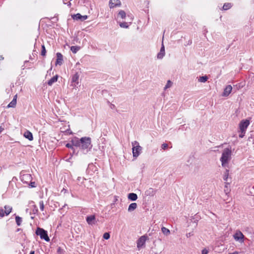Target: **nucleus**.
I'll return each instance as SVG.
<instances>
[{
    "mask_svg": "<svg viewBox=\"0 0 254 254\" xmlns=\"http://www.w3.org/2000/svg\"><path fill=\"white\" fill-rule=\"evenodd\" d=\"M92 147L91 139L89 137H82L80 138V145L79 149L81 152L85 154L90 151Z\"/></svg>",
    "mask_w": 254,
    "mask_h": 254,
    "instance_id": "obj_1",
    "label": "nucleus"
},
{
    "mask_svg": "<svg viewBox=\"0 0 254 254\" xmlns=\"http://www.w3.org/2000/svg\"><path fill=\"white\" fill-rule=\"evenodd\" d=\"M232 150L231 147L225 148L222 153L220 161L222 166L225 167L231 159Z\"/></svg>",
    "mask_w": 254,
    "mask_h": 254,
    "instance_id": "obj_2",
    "label": "nucleus"
},
{
    "mask_svg": "<svg viewBox=\"0 0 254 254\" xmlns=\"http://www.w3.org/2000/svg\"><path fill=\"white\" fill-rule=\"evenodd\" d=\"M131 144L133 157L137 158L141 153L142 148L137 141L132 142Z\"/></svg>",
    "mask_w": 254,
    "mask_h": 254,
    "instance_id": "obj_3",
    "label": "nucleus"
},
{
    "mask_svg": "<svg viewBox=\"0 0 254 254\" xmlns=\"http://www.w3.org/2000/svg\"><path fill=\"white\" fill-rule=\"evenodd\" d=\"M36 234L39 236L41 239H43L46 242L50 241V238L48 235V232L44 229L38 227L36 230Z\"/></svg>",
    "mask_w": 254,
    "mask_h": 254,
    "instance_id": "obj_4",
    "label": "nucleus"
},
{
    "mask_svg": "<svg viewBox=\"0 0 254 254\" xmlns=\"http://www.w3.org/2000/svg\"><path fill=\"white\" fill-rule=\"evenodd\" d=\"M148 239V237L143 235L141 236L137 241L136 244H137V248L138 250H140L142 248L144 247L145 246V242L146 240Z\"/></svg>",
    "mask_w": 254,
    "mask_h": 254,
    "instance_id": "obj_5",
    "label": "nucleus"
},
{
    "mask_svg": "<svg viewBox=\"0 0 254 254\" xmlns=\"http://www.w3.org/2000/svg\"><path fill=\"white\" fill-rule=\"evenodd\" d=\"M244 237L243 234L239 230H237L233 235L235 240L240 243L244 242Z\"/></svg>",
    "mask_w": 254,
    "mask_h": 254,
    "instance_id": "obj_6",
    "label": "nucleus"
},
{
    "mask_svg": "<svg viewBox=\"0 0 254 254\" xmlns=\"http://www.w3.org/2000/svg\"><path fill=\"white\" fill-rule=\"evenodd\" d=\"M250 121L248 120H242L239 124V128L242 132L245 133V131L250 125Z\"/></svg>",
    "mask_w": 254,
    "mask_h": 254,
    "instance_id": "obj_7",
    "label": "nucleus"
},
{
    "mask_svg": "<svg viewBox=\"0 0 254 254\" xmlns=\"http://www.w3.org/2000/svg\"><path fill=\"white\" fill-rule=\"evenodd\" d=\"M79 75L78 72H76L73 74L71 78V86L74 88H77V85L79 84Z\"/></svg>",
    "mask_w": 254,
    "mask_h": 254,
    "instance_id": "obj_8",
    "label": "nucleus"
},
{
    "mask_svg": "<svg viewBox=\"0 0 254 254\" xmlns=\"http://www.w3.org/2000/svg\"><path fill=\"white\" fill-rule=\"evenodd\" d=\"M32 177L30 174H25L21 175L20 176L21 181L24 183L26 184H29L30 182L32 181Z\"/></svg>",
    "mask_w": 254,
    "mask_h": 254,
    "instance_id": "obj_9",
    "label": "nucleus"
},
{
    "mask_svg": "<svg viewBox=\"0 0 254 254\" xmlns=\"http://www.w3.org/2000/svg\"><path fill=\"white\" fill-rule=\"evenodd\" d=\"M73 19L75 20H80L83 21L88 18L87 15H81L80 13H76L71 15Z\"/></svg>",
    "mask_w": 254,
    "mask_h": 254,
    "instance_id": "obj_10",
    "label": "nucleus"
},
{
    "mask_svg": "<svg viewBox=\"0 0 254 254\" xmlns=\"http://www.w3.org/2000/svg\"><path fill=\"white\" fill-rule=\"evenodd\" d=\"M87 223L90 225H94L96 223L95 216L94 215H91L87 216L86 218Z\"/></svg>",
    "mask_w": 254,
    "mask_h": 254,
    "instance_id": "obj_11",
    "label": "nucleus"
},
{
    "mask_svg": "<svg viewBox=\"0 0 254 254\" xmlns=\"http://www.w3.org/2000/svg\"><path fill=\"white\" fill-rule=\"evenodd\" d=\"M232 91V86L231 85H228L225 87L222 93V96L227 97L231 93Z\"/></svg>",
    "mask_w": 254,
    "mask_h": 254,
    "instance_id": "obj_12",
    "label": "nucleus"
},
{
    "mask_svg": "<svg viewBox=\"0 0 254 254\" xmlns=\"http://www.w3.org/2000/svg\"><path fill=\"white\" fill-rule=\"evenodd\" d=\"M121 4V1L119 0H110L109 7L110 8H113L115 7L119 6Z\"/></svg>",
    "mask_w": 254,
    "mask_h": 254,
    "instance_id": "obj_13",
    "label": "nucleus"
},
{
    "mask_svg": "<svg viewBox=\"0 0 254 254\" xmlns=\"http://www.w3.org/2000/svg\"><path fill=\"white\" fill-rule=\"evenodd\" d=\"M127 17L129 18L130 21H129L128 23L126 22H120L119 24L121 27L127 28L129 27V24L131 23L133 19L132 16L128 15Z\"/></svg>",
    "mask_w": 254,
    "mask_h": 254,
    "instance_id": "obj_14",
    "label": "nucleus"
},
{
    "mask_svg": "<svg viewBox=\"0 0 254 254\" xmlns=\"http://www.w3.org/2000/svg\"><path fill=\"white\" fill-rule=\"evenodd\" d=\"M165 55V47L163 43H162V46L160 52L158 53L157 57L158 59H162Z\"/></svg>",
    "mask_w": 254,
    "mask_h": 254,
    "instance_id": "obj_15",
    "label": "nucleus"
},
{
    "mask_svg": "<svg viewBox=\"0 0 254 254\" xmlns=\"http://www.w3.org/2000/svg\"><path fill=\"white\" fill-rule=\"evenodd\" d=\"M70 142L73 144L74 146L79 148L80 145V139H79L77 137H74L71 139Z\"/></svg>",
    "mask_w": 254,
    "mask_h": 254,
    "instance_id": "obj_16",
    "label": "nucleus"
},
{
    "mask_svg": "<svg viewBox=\"0 0 254 254\" xmlns=\"http://www.w3.org/2000/svg\"><path fill=\"white\" fill-rule=\"evenodd\" d=\"M57 61L56 63V64L61 65L62 64V62L63 61V56L62 54L60 53H57Z\"/></svg>",
    "mask_w": 254,
    "mask_h": 254,
    "instance_id": "obj_17",
    "label": "nucleus"
},
{
    "mask_svg": "<svg viewBox=\"0 0 254 254\" xmlns=\"http://www.w3.org/2000/svg\"><path fill=\"white\" fill-rule=\"evenodd\" d=\"M223 178L224 181H225V182H228V181L229 179L231 180V177H229V171L228 169H226V170L225 171L223 174Z\"/></svg>",
    "mask_w": 254,
    "mask_h": 254,
    "instance_id": "obj_18",
    "label": "nucleus"
},
{
    "mask_svg": "<svg viewBox=\"0 0 254 254\" xmlns=\"http://www.w3.org/2000/svg\"><path fill=\"white\" fill-rule=\"evenodd\" d=\"M24 136L30 141H31L33 139L32 133L29 130H26L24 132Z\"/></svg>",
    "mask_w": 254,
    "mask_h": 254,
    "instance_id": "obj_19",
    "label": "nucleus"
},
{
    "mask_svg": "<svg viewBox=\"0 0 254 254\" xmlns=\"http://www.w3.org/2000/svg\"><path fill=\"white\" fill-rule=\"evenodd\" d=\"M127 198L129 200L131 201H135L137 199V195L134 193H129L128 194Z\"/></svg>",
    "mask_w": 254,
    "mask_h": 254,
    "instance_id": "obj_20",
    "label": "nucleus"
},
{
    "mask_svg": "<svg viewBox=\"0 0 254 254\" xmlns=\"http://www.w3.org/2000/svg\"><path fill=\"white\" fill-rule=\"evenodd\" d=\"M58 78V75H56L51 78L48 81V84L50 86H51L54 83L57 81Z\"/></svg>",
    "mask_w": 254,
    "mask_h": 254,
    "instance_id": "obj_21",
    "label": "nucleus"
},
{
    "mask_svg": "<svg viewBox=\"0 0 254 254\" xmlns=\"http://www.w3.org/2000/svg\"><path fill=\"white\" fill-rule=\"evenodd\" d=\"M4 212L5 214V216H7L9 214V213L11 212L12 207L9 205H5L4 206Z\"/></svg>",
    "mask_w": 254,
    "mask_h": 254,
    "instance_id": "obj_22",
    "label": "nucleus"
},
{
    "mask_svg": "<svg viewBox=\"0 0 254 254\" xmlns=\"http://www.w3.org/2000/svg\"><path fill=\"white\" fill-rule=\"evenodd\" d=\"M137 204L135 202L131 203L128 207V211L132 212L134 211L137 208Z\"/></svg>",
    "mask_w": 254,
    "mask_h": 254,
    "instance_id": "obj_23",
    "label": "nucleus"
},
{
    "mask_svg": "<svg viewBox=\"0 0 254 254\" xmlns=\"http://www.w3.org/2000/svg\"><path fill=\"white\" fill-rule=\"evenodd\" d=\"M126 13L123 10H120L118 14V17H120L121 19H125L126 18Z\"/></svg>",
    "mask_w": 254,
    "mask_h": 254,
    "instance_id": "obj_24",
    "label": "nucleus"
},
{
    "mask_svg": "<svg viewBox=\"0 0 254 254\" xmlns=\"http://www.w3.org/2000/svg\"><path fill=\"white\" fill-rule=\"evenodd\" d=\"M161 231L166 236H168L170 234V230L165 227H162L161 228Z\"/></svg>",
    "mask_w": 254,
    "mask_h": 254,
    "instance_id": "obj_25",
    "label": "nucleus"
},
{
    "mask_svg": "<svg viewBox=\"0 0 254 254\" xmlns=\"http://www.w3.org/2000/svg\"><path fill=\"white\" fill-rule=\"evenodd\" d=\"M16 104V101H15V99H13L8 104L7 108H14L15 107Z\"/></svg>",
    "mask_w": 254,
    "mask_h": 254,
    "instance_id": "obj_26",
    "label": "nucleus"
},
{
    "mask_svg": "<svg viewBox=\"0 0 254 254\" xmlns=\"http://www.w3.org/2000/svg\"><path fill=\"white\" fill-rule=\"evenodd\" d=\"M231 183L230 182H225V189H224V192L226 194H228L230 191V190L228 189V186L230 185Z\"/></svg>",
    "mask_w": 254,
    "mask_h": 254,
    "instance_id": "obj_27",
    "label": "nucleus"
},
{
    "mask_svg": "<svg viewBox=\"0 0 254 254\" xmlns=\"http://www.w3.org/2000/svg\"><path fill=\"white\" fill-rule=\"evenodd\" d=\"M79 49H80V47L78 46H71L70 47V50L74 54L76 53L79 50Z\"/></svg>",
    "mask_w": 254,
    "mask_h": 254,
    "instance_id": "obj_28",
    "label": "nucleus"
},
{
    "mask_svg": "<svg viewBox=\"0 0 254 254\" xmlns=\"http://www.w3.org/2000/svg\"><path fill=\"white\" fill-rule=\"evenodd\" d=\"M208 79V77L206 75L202 76L199 77L198 79V81L200 82L204 83Z\"/></svg>",
    "mask_w": 254,
    "mask_h": 254,
    "instance_id": "obj_29",
    "label": "nucleus"
},
{
    "mask_svg": "<svg viewBox=\"0 0 254 254\" xmlns=\"http://www.w3.org/2000/svg\"><path fill=\"white\" fill-rule=\"evenodd\" d=\"M232 7L231 3H226L223 6V9L224 10H228Z\"/></svg>",
    "mask_w": 254,
    "mask_h": 254,
    "instance_id": "obj_30",
    "label": "nucleus"
},
{
    "mask_svg": "<svg viewBox=\"0 0 254 254\" xmlns=\"http://www.w3.org/2000/svg\"><path fill=\"white\" fill-rule=\"evenodd\" d=\"M22 221V220L21 217L18 216H16L15 217V221L17 226H20L21 225Z\"/></svg>",
    "mask_w": 254,
    "mask_h": 254,
    "instance_id": "obj_31",
    "label": "nucleus"
},
{
    "mask_svg": "<svg viewBox=\"0 0 254 254\" xmlns=\"http://www.w3.org/2000/svg\"><path fill=\"white\" fill-rule=\"evenodd\" d=\"M247 193L249 194L254 195V187H249L248 189Z\"/></svg>",
    "mask_w": 254,
    "mask_h": 254,
    "instance_id": "obj_32",
    "label": "nucleus"
},
{
    "mask_svg": "<svg viewBox=\"0 0 254 254\" xmlns=\"http://www.w3.org/2000/svg\"><path fill=\"white\" fill-rule=\"evenodd\" d=\"M172 82L170 80H168L167 84H166L165 86L164 87V90H166L167 89L171 87L172 85Z\"/></svg>",
    "mask_w": 254,
    "mask_h": 254,
    "instance_id": "obj_33",
    "label": "nucleus"
},
{
    "mask_svg": "<svg viewBox=\"0 0 254 254\" xmlns=\"http://www.w3.org/2000/svg\"><path fill=\"white\" fill-rule=\"evenodd\" d=\"M41 48H42L41 55L42 56H45L46 54V50L44 45H42L41 46Z\"/></svg>",
    "mask_w": 254,
    "mask_h": 254,
    "instance_id": "obj_34",
    "label": "nucleus"
},
{
    "mask_svg": "<svg viewBox=\"0 0 254 254\" xmlns=\"http://www.w3.org/2000/svg\"><path fill=\"white\" fill-rule=\"evenodd\" d=\"M65 146L68 148L71 149L73 150V151L74 152V146L71 142L66 144Z\"/></svg>",
    "mask_w": 254,
    "mask_h": 254,
    "instance_id": "obj_35",
    "label": "nucleus"
},
{
    "mask_svg": "<svg viewBox=\"0 0 254 254\" xmlns=\"http://www.w3.org/2000/svg\"><path fill=\"white\" fill-rule=\"evenodd\" d=\"M5 215V214L4 212V210L3 208H0V217L2 218V217H4Z\"/></svg>",
    "mask_w": 254,
    "mask_h": 254,
    "instance_id": "obj_36",
    "label": "nucleus"
},
{
    "mask_svg": "<svg viewBox=\"0 0 254 254\" xmlns=\"http://www.w3.org/2000/svg\"><path fill=\"white\" fill-rule=\"evenodd\" d=\"M40 209L41 211H43L44 209V204L43 201L41 200L39 202Z\"/></svg>",
    "mask_w": 254,
    "mask_h": 254,
    "instance_id": "obj_37",
    "label": "nucleus"
},
{
    "mask_svg": "<svg viewBox=\"0 0 254 254\" xmlns=\"http://www.w3.org/2000/svg\"><path fill=\"white\" fill-rule=\"evenodd\" d=\"M110 235L109 233H105L103 234V238L105 240H108L110 238Z\"/></svg>",
    "mask_w": 254,
    "mask_h": 254,
    "instance_id": "obj_38",
    "label": "nucleus"
},
{
    "mask_svg": "<svg viewBox=\"0 0 254 254\" xmlns=\"http://www.w3.org/2000/svg\"><path fill=\"white\" fill-rule=\"evenodd\" d=\"M58 254H64V251L61 248L59 247L57 250Z\"/></svg>",
    "mask_w": 254,
    "mask_h": 254,
    "instance_id": "obj_39",
    "label": "nucleus"
},
{
    "mask_svg": "<svg viewBox=\"0 0 254 254\" xmlns=\"http://www.w3.org/2000/svg\"><path fill=\"white\" fill-rule=\"evenodd\" d=\"M168 147V145L167 143H163L161 145V148L163 150L166 149Z\"/></svg>",
    "mask_w": 254,
    "mask_h": 254,
    "instance_id": "obj_40",
    "label": "nucleus"
},
{
    "mask_svg": "<svg viewBox=\"0 0 254 254\" xmlns=\"http://www.w3.org/2000/svg\"><path fill=\"white\" fill-rule=\"evenodd\" d=\"M31 188H35L36 187L35 186V183L34 182H30L29 184H28Z\"/></svg>",
    "mask_w": 254,
    "mask_h": 254,
    "instance_id": "obj_41",
    "label": "nucleus"
},
{
    "mask_svg": "<svg viewBox=\"0 0 254 254\" xmlns=\"http://www.w3.org/2000/svg\"><path fill=\"white\" fill-rule=\"evenodd\" d=\"M193 232H190L186 234V236L187 238H189L192 236H193Z\"/></svg>",
    "mask_w": 254,
    "mask_h": 254,
    "instance_id": "obj_42",
    "label": "nucleus"
},
{
    "mask_svg": "<svg viewBox=\"0 0 254 254\" xmlns=\"http://www.w3.org/2000/svg\"><path fill=\"white\" fill-rule=\"evenodd\" d=\"M208 252V251L206 249H204L202 250L201 254H207Z\"/></svg>",
    "mask_w": 254,
    "mask_h": 254,
    "instance_id": "obj_43",
    "label": "nucleus"
},
{
    "mask_svg": "<svg viewBox=\"0 0 254 254\" xmlns=\"http://www.w3.org/2000/svg\"><path fill=\"white\" fill-rule=\"evenodd\" d=\"M63 2L65 4H66L67 5V6H69V7H70L71 6V5L70 2H68L67 3H65L64 0H63Z\"/></svg>",
    "mask_w": 254,
    "mask_h": 254,
    "instance_id": "obj_44",
    "label": "nucleus"
},
{
    "mask_svg": "<svg viewBox=\"0 0 254 254\" xmlns=\"http://www.w3.org/2000/svg\"><path fill=\"white\" fill-rule=\"evenodd\" d=\"M245 133H244V132H241V133L239 135V137H240V138H243V136H244V134H245Z\"/></svg>",
    "mask_w": 254,
    "mask_h": 254,
    "instance_id": "obj_45",
    "label": "nucleus"
},
{
    "mask_svg": "<svg viewBox=\"0 0 254 254\" xmlns=\"http://www.w3.org/2000/svg\"><path fill=\"white\" fill-rule=\"evenodd\" d=\"M4 130V128L1 126L0 127V133H1Z\"/></svg>",
    "mask_w": 254,
    "mask_h": 254,
    "instance_id": "obj_46",
    "label": "nucleus"
},
{
    "mask_svg": "<svg viewBox=\"0 0 254 254\" xmlns=\"http://www.w3.org/2000/svg\"><path fill=\"white\" fill-rule=\"evenodd\" d=\"M110 107L111 109H113L115 108V106L114 104H111Z\"/></svg>",
    "mask_w": 254,
    "mask_h": 254,
    "instance_id": "obj_47",
    "label": "nucleus"
},
{
    "mask_svg": "<svg viewBox=\"0 0 254 254\" xmlns=\"http://www.w3.org/2000/svg\"><path fill=\"white\" fill-rule=\"evenodd\" d=\"M17 94H16L14 97H13V99H15V101H16V99H17Z\"/></svg>",
    "mask_w": 254,
    "mask_h": 254,
    "instance_id": "obj_48",
    "label": "nucleus"
},
{
    "mask_svg": "<svg viewBox=\"0 0 254 254\" xmlns=\"http://www.w3.org/2000/svg\"><path fill=\"white\" fill-rule=\"evenodd\" d=\"M238 254V253L237 252H234L233 253H230V254Z\"/></svg>",
    "mask_w": 254,
    "mask_h": 254,
    "instance_id": "obj_49",
    "label": "nucleus"
},
{
    "mask_svg": "<svg viewBox=\"0 0 254 254\" xmlns=\"http://www.w3.org/2000/svg\"><path fill=\"white\" fill-rule=\"evenodd\" d=\"M35 252L34 251H32L30 252V254H34Z\"/></svg>",
    "mask_w": 254,
    "mask_h": 254,
    "instance_id": "obj_50",
    "label": "nucleus"
},
{
    "mask_svg": "<svg viewBox=\"0 0 254 254\" xmlns=\"http://www.w3.org/2000/svg\"><path fill=\"white\" fill-rule=\"evenodd\" d=\"M191 43V42L190 41H189V44Z\"/></svg>",
    "mask_w": 254,
    "mask_h": 254,
    "instance_id": "obj_51",
    "label": "nucleus"
},
{
    "mask_svg": "<svg viewBox=\"0 0 254 254\" xmlns=\"http://www.w3.org/2000/svg\"><path fill=\"white\" fill-rule=\"evenodd\" d=\"M191 43V42L190 41H189V44Z\"/></svg>",
    "mask_w": 254,
    "mask_h": 254,
    "instance_id": "obj_52",
    "label": "nucleus"
},
{
    "mask_svg": "<svg viewBox=\"0 0 254 254\" xmlns=\"http://www.w3.org/2000/svg\"><path fill=\"white\" fill-rule=\"evenodd\" d=\"M191 43V42L190 41H189V44Z\"/></svg>",
    "mask_w": 254,
    "mask_h": 254,
    "instance_id": "obj_53",
    "label": "nucleus"
},
{
    "mask_svg": "<svg viewBox=\"0 0 254 254\" xmlns=\"http://www.w3.org/2000/svg\"><path fill=\"white\" fill-rule=\"evenodd\" d=\"M66 204H65L63 206V207H65V206H66Z\"/></svg>",
    "mask_w": 254,
    "mask_h": 254,
    "instance_id": "obj_54",
    "label": "nucleus"
},
{
    "mask_svg": "<svg viewBox=\"0 0 254 254\" xmlns=\"http://www.w3.org/2000/svg\"><path fill=\"white\" fill-rule=\"evenodd\" d=\"M72 0H69V1H71Z\"/></svg>",
    "mask_w": 254,
    "mask_h": 254,
    "instance_id": "obj_55",
    "label": "nucleus"
}]
</instances>
